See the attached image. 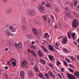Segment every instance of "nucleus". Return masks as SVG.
<instances>
[{
  "label": "nucleus",
  "instance_id": "nucleus-44",
  "mask_svg": "<svg viewBox=\"0 0 79 79\" xmlns=\"http://www.w3.org/2000/svg\"><path fill=\"white\" fill-rule=\"evenodd\" d=\"M73 39H75L74 37H75V33H73L72 34Z\"/></svg>",
  "mask_w": 79,
  "mask_h": 79
},
{
  "label": "nucleus",
  "instance_id": "nucleus-22",
  "mask_svg": "<svg viewBox=\"0 0 79 79\" xmlns=\"http://www.w3.org/2000/svg\"><path fill=\"white\" fill-rule=\"evenodd\" d=\"M74 75L79 78V72H77L74 73Z\"/></svg>",
  "mask_w": 79,
  "mask_h": 79
},
{
  "label": "nucleus",
  "instance_id": "nucleus-7",
  "mask_svg": "<svg viewBox=\"0 0 79 79\" xmlns=\"http://www.w3.org/2000/svg\"><path fill=\"white\" fill-rule=\"evenodd\" d=\"M38 8L41 12H43L44 10V6L42 4L39 5Z\"/></svg>",
  "mask_w": 79,
  "mask_h": 79
},
{
  "label": "nucleus",
  "instance_id": "nucleus-9",
  "mask_svg": "<svg viewBox=\"0 0 79 79\" xmlns=\"http://www.w3.org/2000/svg\"><path fill=\"white\" fill-rule=\"evenodd\" d=\"M33 32L35 35H38L39 33H38V31H37L36 29L33 28L32 29Z\"/></svg>",
  "mask_w": 79,
  "mask_h": 79
},
{
  "label": "nucleus",
  "instance_id": "nucleus-10",
  "mask_svg": "<svg viewBox=\"0 0 79 79\" xmlns=\"http://www.w3.org/2000/svg\"><path fill=\"white\" fill-rule=\"evenodd\" d=\"M42 18L44 21V22H46L47 21V19L48 18L47 16L45 15H44L42 16Z\"/></svg>",
  "mask_w": 79,
  "mask_h": 79
},
{
  "label": "nucleus",
  "instance_id": "nucleus-11",
  "mask_svg": "<svg viewBox=\"0 0 79 79\" xmlns=\"http://www.w3.org/2000/svg\"><path fill=\"white\" fill-rule=\"evenodd\" d=\"M66 16L67 17H68L69 18H71V19H72L73 18V15H71L69 13H67L66 14Z\"/></svg>",
  "mask_w": 79,
  "mask_h": 79
},
{
  "label": "nucleus",
  "instance_id": "nucleus-38",
  "mask_svg": "<svg viewBox=\"0 0 79 79\" xmlns=\"http://www.w3.org/2000/svg\"><path fill=\"white\" fill-rule=\"evenodd\" d=\"M65 60H66V61H67V62H68V63H70V60H69V59L67 58H66Z\"/></svg>",
  "mask_w": 79,
  "mask_h": 79
},
{
  "label": "nucleus",
  "instance_id": "nucleus-35",
  "mask_svg": "<svg viewBox=\"0 0 79 79\" xmlns=\"http://www.w3.org/2000/svg\"><path fill=\"white\" fill-rule=\"evenodd\" d=\"M77 5V1H75L74 2V5L75 6H76Z\"/></svg>",
  "mask_w": 79,
  "mask_h": 79
},
{
  "label": "nucleus",
  "instance_id": "nucleus-14",
  "mask_svg": "<svg viewBox=\"0 0 79 79\" xmlns=\"http://www.w3.org/2000/svg\"><path fill=\"white\" fill-rule=\"evenodd\" d=\"M24 71H21V74H20V76L22 78V79H24Z\"/></svg>",
  "mask_w": 79,
  "mask_h": 79
},
{
  "label": "nucleus",
  "instance_id": "nucleus-31",
  "mask_svg": "<svg viewBox=\"0 0 79 79\" xmlns=\"http://www.w3.org/2000/svg\"><path fill=\"white\" fill-rule=\"evenodd\" d=\"M49 57L50 60H51L52 61L53 60V56H49Z\"/></svg>",
  "mask_w": 79,
  "mask_h": 79
},
{
  "label": "nucleus",
  "instance_id": "nucleus-37",
  "mask_svg": "<svg viewBox=\"0 0 79 79\" xmlns=\"http://www.w3.org/2000/svg\"><path fill=\"white\" fill-rule=\"evenodd\" d=\"M48 74L50 76H51L52 74H53V72L51 71H49L48 72Z\"/></svg>",
  "mask_w": 79,
  "mask_h": 79
},
{
  "label": "nucleus",
  "instance_id": "nucleus-45",
  "mask_svg": "<svg viewBox=\"0 0 79 79\" xmlns=\"http://www.w3.org/2000/svg\"><path fill=\"white\" fill-rule=\"evenodd\" d=\"M58 76L60 78V79H62V77H61V76L60 73H58Z\"/></svg>",
  "mask_w": 79,
  "mask_h": 79
},
{
  "label": "nucleus",
  "instance_id": "nucleus-39",
  "mask_svg": "<svg viewBox=\"0 0 79 79\" xmlns=\"http://www.w3.org/2000/svg\"><path fill=\"white\" fill-rule=\"evenodd\" d=\"M16 60H15L14 62L12 63V64H13V67H15L16 66Z\"/></svg>",
  "mask_w": 79,
  "mask_h": 79
},
{
  "label": "nucleus",
  "instance_id": "nucleus-41",
  "mask_svg": "<svg viewBox=\"0 0 79 79\" xmlns=\"http://www.w3.org/2000/svg\"><path fill=\"white\" fill-rule=\"evenodd\" d=\"M64 64L65 66H68V63L66 61H65L64 62Z\"/></svg>",
  "mask_w": 79,
  "mask_h": 79
},
{
  "label": "nucleus",
  "instance_id": "nucleus-61",
  "mask_svg": "<svg viewBox=\"0 0 79 79\" xmlns=\"http://www.w3.org/2000/svg\"><path fill=\"white\" fill-rule=\"evenodd\" d=\"M56 45L57 46V47H58V43H56Z\"/></svg>",
  "mask_w": 79,
  "mask_h": 79
},
{
  "label": "nucleus",
  "instance_id": "nucleus-51",
  "mask_svg": "<svg viewBox=\"0 0 79 79\" xmlns=\"http://www.w3.org/2000/svg\"><path fill=\"white\" fill-rule=\"evenodd\" d=\"M55 10V11L56 12H58V9H57V8H56Z\"/></svg>",
  "mask_w": 79,
  "mask_h": 79
},
{
  "label": "nucleus",
  "instance_id": "nucleus-20",
  "mask_svg": "<svg viewBox=\"0 0 79 79\" xmlns=\"http://www.w3.org/2000/svg\"><path fill=\"white\" fill-rule=\"evenodd\" d=\"M13 11V10H12V9L11 8H9L6 11V13H11Z\"/></svg>",
  "mask_w": 79,
  "mask_h": 79
},
{
  "label": "nucleus",
  "instance_id": "nucleus-3",
  "mask_svg": "<svg viewBox=\"0 0 79 79\" xmlns=\"http://www.w3.org/2000/svg\"><path fill=\"white\" fill-rule=\"evenodd\" d=\"M27 14L30 16H34L35 14V12L33 10H30L27 11Z\"/></svg>",
  "mask_w": 79,
  "mask_h": 79
},
{
  "label": "nucleus",
  "instance_id": "nucleus-2",
  "mask_svg": "<svg viewBox=\"0 0 79 79\" xmlns=\"http://www.w3.org/2000/svg\"><path fill=\"white\" fill-rule=\"evenodd\" d=\"M73 28L76 27H77V26H78V22L77 21L76 19H75L73 21Z\"/></svg>",
  "mask_w": 79,
  "mask_h": 79
},
{
  "label": "nucleus",
  "instance_id": "nucleus-56",
  "mask_svg": "<svg viewBox=\"0 0 79 79\" xmlns=\"http://www.w3.org/2000/svg\"><path fill=\"white\" fill-rule=\"evenodd\" d=\"M31 43H32V45H34V44H35V42L34 41H32Z\"/></svg>",
  "mask_w": 79,
  "mask_h": 79
},
{
  "label": "nucleus",
  "instance_id": "nucleus-1",
  "mask_svg": "<svg viewBox=\"0 0 79 79\" xmlns=\"http://www.w3.org/2000/svg\"><path fill=\"white\" fill-rule=\"evenodd\" d=\"M16 27L13 26H7L5 28V33L7 36H10L11 32H16Z\"/></svg>",
  "mask_w": 79,
  "mask_h": 79
},
{
  "label": "nucleus",
  "instance_id": "nucleus-6",
  "mask_svg": "<svg viewBox=\"0 0 79 79\" xmlns=\"http://www.w3.org/2000/svg\"><path fill=\"white\" fill-rule=\"evenodd\" d=\"M21 64L22 67L23 68H25V67H26L27 64V62L26 60H24L22 61Z\"/></svg>",
  "mask_w": 79,
  "mask_h": 79
},
{
  "label": "nucleus",
  "instance_id": "nucleus-50",
  "mask_svg": "<svg viewBox=\"0 0 79 79\" xmlns=\"http://www.w3.org/2000/svg\"><path fill=\"white\" fill-rule=\"evenodd\" d=\"M57 63L58 64H57L58 65H59V64H61V63L59 62H58V61H57Z\"/></svg>",
  "mask_w": 79,
  "mask_h": 79
},
{
  "label": "nucleus",
  "instance_id": "nucleus-30",
  "mask_svg": "<svg viewBox=\"0 0 79 79\" xmlns=\"http://www.w3.org/2000/svg\"><path fill=\"white\" fill-rule=\"evenodd\" d=\"M48 65L49 66H50L52 68H53V64L52 63H50Z\"/></svg>",
  "mask_w": 79,
  "mask_h": 79
},
{
  "label": "nucleus",
  "instance_id": "nucleus-55",
  "mask_svg": "<svg viewBox=\"0 0 79 79\" xmlns=\"http://www.w3.org/2000/svg\"><path fill=\"white\" fill-rule=\"evenodd\" d=\"M48 23H50V19H49L48 20Z\"/></svg>",
  "mask_w": 79,
  "mask_h": 79
},
{
  "label": "nucleus",
  "instance_id": "nucleus-42",
  "mask_svg": "<svg viewBox=\"0 0 79 79\" xmlns=\"http://www.w3.org/2000/svg\"><path fill=\"white\" fill-rule=\"evenodd\" d=\"M70 58H71V60H72L74 61L76 60V58H74V57L73 56H71Z\"/></svg>",
  "mask_w": 79,
  "mask_h": 79
},
{
  "label": "nucleus",
  "instance_id": "nucleus-34",
  "mask_svg": "<svg viewBox=\"0 0 79 79\" xmlns=\"http://www.w3.org/2000/svg\"><path fill=\"white\" fill-rule=\"evenodd\" d=\"M69 70L70 72H71V73H74V70L73 69L70 68L69 69Z\"/></svg>",
  "mask_w": 79,
  "mask_h": 79
},
{
  "label": "nucleus",
  "instance_id": "nucleus-24",
  "mask_svg": "<svg viewBox=\"0 0 79 79\" xmlns=\"http://www.w3.org/2000/svg\"><path fill=\"white\" fill-rule=\"evenodd\" d=\"M49 50H51V51H53V50H54L53 48V47L52 46H51V45H49Z\"/></svg>",
  "mask_w": 79,
  "mask_h": 79
},
{
  "label": "nucleus",
  "instance_id": "nucleus-48",
  "mask_svg": "<svg viewBox=\"0 0 79 79\" xmlns=\"http://www.w3.org/2000/svg\"><path fill=\"white\" fill-rule=\"evenodd\" d=\"M45 4H46L45 2H44L42 1L41 2V4H42V5H45Z\"/></svg>",
  "mask_w": 79,
  "mask_h": 79
},
{
  "label": "nucleus",
  "instance_id": "nucleus-46",
  "mask_svg": "<svg viewBox=\"0 0 79 79\" xmlns=\"http://www.w3.org/2000/svg\"><path fill=\"white\" fill-rule=\"evenodd\" d=\"M3 2L4 3H6L7 0H2Z\"/></svg>",
  "mask_w": 79,
  "mask_h": 79
},
{
  "label": "nucleus",
  "instance_id": "nucleus-63",
  "mask_svg": "<svg viewBox=\"0 0 79 79\" xmlns=\"http://www.w3.org/2000/svg\"><path fill=\"white\" fill-rule=\"evenodd\" d=\"M77 7L78 8V10H79V5H78V6Z\"/></svg>",
  "mask_w": 79,
  "mask_h": 79
},
{
  "label": "nucleus",
  "instance_id": "nucleus-60",
  "mask_svg": "<svg viewBox=\"0 0 79 79\" xmlns=\"http://www.w3.org/2000/svg\"><path fill=\"white\" fill-rule=\"evenodd\" d=\"M34 63H33V62H31V65H34Z\"/></svg>",
  "mask_w": 79,
  "mask_h": 79
},
{
  "label": "nucleus",
  "instance_id": "nucleus-17",
  "mask_svg": "<svg viewBox=\"0 0 79 79\" xmlns=\"http://www.w3.org/2000/svg\"><path fill=\"white\" fill-rule=\"evenodd\" d=\"M34 22H35V24H39L40 23V19H35L34 20Z\"/></svg>",
  "mask_w": 79,
  "mask_h": 79
},
{
  "label": "nucleus",
  "instance_id": "nucleus-5",
  "mask_svg": "<svg viewBox=\"0 0 79 79\" xmlns=\"http://www.w3.org/2000/svg\"><path fill=\"white\" fill-rule=\"evenodd\" d=\"M67 76L68 77L69 79H76V77L73 75L70 74L69 73H68Z\"/></svg>",
  "mask_w": 79,
  "mask_h": 79
},
{
  "label": "nucleus",
  "instance_id": "nucleus-47",
  "mask_svg": "<svg viewBox=\"0 0 79 79\" xmlns=\"http://www.w3.org/2000/svg\"><path fill=\"white\" fill-rule=\"evenodd\" d=\"M69 67H71V68H74V67L73 66V65H72L71 64H70L69 65Z\"/></svg>",
  "mask_w": 79,
  "mask_h": 79
},
{
  "label": "nucleus",
  "instance_id": "nucleus-12",
  "mask_svg": "<svg viewBox=\"0 0 79 79\" xmlns=\"http://www.w3.org/2000/svg\"><path fill=\"white\" fill-rule=\"evenodd\" d=\"M22 23L25 24H27V22H26V19L24 17H23L22 19Z\"/></svg>",
  "mask_w": 79,
  "mask_h": 79
},
{
  "label": "nucleus",
  "instance_id": "nucleus-16",
  "mask_svg": "<svg viewBox=\"0 0 79 79\" xmlns=\"http://www.w3.org/2000/svg\"><path fill=\"white\" fill-rule=\"evenodd\" d=\"M34 69L35 72H39V69H38V67L36 65H35L34 67Z\"/></svg>",
  "mask_w": 79,
  "mask_h": 79
},
{
  "label": "nucleus",
  "instance_id": "nucleus-19",
  "mask_svg": "<svg viewBox=\"0 0 79 79\" xmlns=\"http://www.w3.org/2000/svg\"><path fill=\"white\" fill-rule=\"evenodd\" d=\"M41 47L45 52H46V53H47V52H48V50H47V49H46V48H45L44 47L43 45H42Z\"/></svg>",
  "mask_w": 79,
  "mask_h": 79
},
{
  "label": "nucleus",
  "instance_id": "nucleus-28",
  "mask_svg": "<svg viewBox=\"0 0 79 79\" xmlns=\"http://www.w3.org/2000/svg\"><path fill=\"white\" fill-rule=\"evenodd\" d=\"M27 37L29 38H31L33 37V35L32 34H30L27 35Z\"/></svg>",
  "mask_w": 79,
  "mask_h": 79
},
{
  "label": "nucleus",
  "instance_id": "nucleus-36",
  "mask_svg": "<svg viewBox=\"0 0 79 79\" xmlns=\"http://www.w3.org/2000/svg\"><path fill=\"white\" fill-rule=\"evenodd\" d=\"M50 17L52 21H54V20H55V19H54V17H53V15H51Z\"/></svg>",
  "mask_w": 79,
  "mask_h": 79
},
{
  "label": "nucleus",
  "instance_id": "nucleus-59",
  "mask_svg": "<svg viewBox=\"0 0 79 79\" xmlns=\"http://www.w3.org/2000/svg\"><path fill=\"white\" fill-rule=\"evenodd\" d=\"M12 60H14V59L12 58H11V59L10 60V61L12 62Z\"/></svg>",
  "mask_w": 79,
  "mask_h": 79
},
{
  "label": "nucleus",
  "instance_id": "nucleus-52",
  "mask_svg": "<svg viewBox=\"0 0 79 79\" xmlns=\"http://www.w3.org/2000/svg\"><path fill=\"white\" fill-rule=\"evenodd\" d=\"M70 6H71V7L73 6V3H71L70 4Z\"/></svg>",
  "mask_w": 79,
  "mask_h": 79
},
{
  "label": "nucleus",
  "instance_id": "nucleus-40",
  "mask_svg": "<svg viewBox=\"0 0 79 79\" xmlns=\"http://www.w3.org/2000/svg\"><path fill=\"white\" fill-rule=\"evenodd\" d=\"M50 77H52V78H55V74L53 73L52 75Z\"/></svg>",
  "mask_w": 79,
  "mask_h": 79
},
{
  "label": "nucleus",
  "instance_id": "nucleus-13",
  "mask_svg": "<svg viewBox=\"0 0 79 79\" xmlns=\"http://www.w3.org/2000/svg\"><path fill=\"white\" fill-rule=\"evenodd\" d=\"M15 46H16V47L17 48H20L21 47V43L19 42L18 44H16V43H15Z\"/></svg>",
  "mask_w": 79,
  "mask_h": 79
},
{
  "label": "nucleus",
  "instance_id": "nucleus-32",
  "mask_svg": "<svg viewBox=\"0 0 79 79\" xmlns=\"http://www.w3.org/2000/svg\"><path fill=\"white\" fill-rule=\"evenodd\" d=\"M45 76L46 77L47 79H49V75L48 73H46L45 74Z\"/></svg>",
  "mask_w": 79,
  "mask_h": 79
},
{
  "label": "nucleus",
  "instance_id": "nucleus-57",
  "mask_svg": "<svg viewBox=\"0 0 79 79\" xmlns=\"http://www.w3.org/2000/svg\"><path fill=\"white\" fill-rule=\"evenodd\" d=\"M5 51H7L8 50V48H6L5 49Z\"/></svg>",
  "mask_w": 79,
  "mask_h": 79
},
{
  "label": "nucleus",
  "instance_id": "nucleus-64",
  "mask_svg": "<svg viewBox=\"0 0 79 79\" xmlns=\"http://www.w3.org/2000/svg\"><path fill=\"white\" fill-rule=\"evenodd\" d=\"M77 41H78V42L79 43V38L78 39Z\"/></svg>",
  "mask_w": 79,
  "mask_h": 79
},
{
  "label": "nucleus",
  "instance_id": "nucleus-25",
  "mask_svg": "<svg viewBox=\"0 0 79 79\" xmlns=\"http://www.w3.org/2000/svg\"><path fill=\"white\" fill-rule=\"evenodd\" d=\"M67 34L68 38L70 39L71 37V33L70 32H68Z\"/></svg>",
  "mask_w": 79,
  "mask_h": 79
},
{
  "label": "nucleus",
  "instance_id": "nucleus-15",
  "mask_svg": "<svg viewBox=\"0 0 79 79\" xmlns=\"http://www.w3.org/2000/svg\"><path fill=\"white\" fill-rule=\"evenodd\" d=\"M21 28L23 31L26 30V27L24 25V24H23L21 26Z\"/></svg>",
  "mask_w": 79,
  "mask_h": 79
},
{
  "label": "nucleus",
  "instance_id": "nucleus-26",
  "mask_svg": "<svg viewBox=\"0 0 79 79\" xmlns=\"http://www.w3.org/2000/svg\"><path fill=\"white\" fill-rule=\"evenodd\" d=\"M29 75L31 77H32L33 76V73L32 71H30L29 73Z\"/></svg>",
  "mask_w": 79,
  "mask_h": 79
},
{
  "label": "nucleus",
  "instance_id": "nucleus-8",
  "mask_svg": "<svg viewBox=\"0 0 79 79\" xmlns=\"http://www.w3.org/2000/svg\"><path fill=\"white\" fill-rule=\"evenodd\" d=\"M28 51L29 52L32 54V55L34 56V57H36V56H37L36 55L35 53V52H34L32 50H31L30 49H28Z\"/></svg>",
  "mask_w": 79,
  "mask_h": 79
},
{
  "label": "nucleus",
  "instance_id": "nucleus-21",
  "mask_svg": "<svg viewBox=\"0 0 79 79\" xmlns=\"http://www.w3.org/2000/svg\"><path fill=\"white\" fill-rule=\"evenodd\" d=\"M63 43L64 44H67V38H64L63 39Z\"/></svg>",
  "mask_w": 79,
  "mask_h": 79
},
{
  "label": "nucleus",
  "instance_id": "nucleus-29",
  "mask_svg": "<svg viewBox=\"0 0 79 79\" xmlns=\"http://www.w3.org/2000/svg\"><path fill=\"white\" fill-rule=\"evenodd\" d=\"M63 50L64 52H65L66 53H69V51H68V50L65 49V48H63Z\"/></svg>",
  "mask_w": 79,
  "mask_h": 79
},
{
  "label": "nucleus",
  "instance_id": "nucleus-23",
  "mask_svg": "<svg viewBox=\"0 0 79 79\" xmlns=\"http://www.w3.org/2000/svg\"><path fill=\"white\" fill-rule=\"evenodd\" d=\"M38 55L40 56H43V54L42 53V51H39L38 52Z\"/></svg>",
  "mask_w": 79,
  "mask_h": 79
},
{
  "label": "nucleus",
  "instance_id": "nucleus-58",
  "mask_svg": "<svg viewBox=\"0 0 79 79\" xmlns=\"http://www.w3.org/2000/svg\"><path fill=\"white\" fill-rule=\"evenodd\" d=\"M64 69L63 68L61 69V70L62 71H63Z\"/></svg>",
  "mask_w": 79,
  "mask_h": 79
},
{
  "label": "nucleus",
  "instance_id": "nucleus-53",
  "mask_svg": "<svg viewBox=\"0 0 79 79\" xmlns=\"http://www.w3.org/2000/svg\"><path fill=\"white\" fill-rule=\"evenodd\" d=\"M5 69H8V67L7 66H6L5 67Z\"/></svg>",
  "mask_w": 79,
  "mask_h": 79
},
{
  "label": "nucleus",
  "instance_id": "nucleus-4",
  "mask_svg": "<svg viewBox=\"0 0 79 79\" xmlns=\"http://www.w3.org/2000/svg\"><path fill=\"white\" fill-rule=\"evenodd\" d=\"M13 42V41L12 40H10L9 41L7 40L6 41L7 43V46L9 48H10L12 45V43Z\"/></svg>",
  "mask_w": 79,
  "mask_h": 79
},
{
  "label": "nucleus",
  "instance_id": "nucleus-18",
  "mask_svg": "<svg viewBox=\"0 0 79 79\" xmlns=\"http://www.w3.org/2000/svg\"><path fill=\"white\" fill-rule=\"evenodd\" d=\"M40 63L42 64H45L46 63V62L45 60H44L43 59H41L40 60Z\"/></svg>",
  "mask_w": 79,
  "mask_h": 79
},
{
  "label": "nucleus",
  "instance_id": "nucleus-54",
  "mask_svg": "<svg viewBox=\"0 0 79 79\" xmlns=\"http://www.w3.org/2000/svg\"><path fill=\"white\" fill-rule=\"evenodd\" d=\"M65 10H66V11H68V7H66V8H65Z\"/></svg>",
  "mask_w": 79,
  "mask_h": 79
},
{
  "label": "nucleus",
  "instance_id": "nucleus-49",
  "mask_svg": "<svg viewBox=\"0 0 79 79\" xmlns=\"http://www.w3.org/2000/svg\"><path fill=\"white\" fill-rule=\"evenodd\" d=\"M11 35L12 37H14L15 36V34H12V33H11V35Z\"/></svg>",
  "mask_w": 79,
  "mask_h": 79
},
{
  "label": "nucleus",
  "instance_id": "nucleus-62",
  "mask_svg": "<svg viewBox=\"0 0 79 79\" xmlns=\"http://www.w3.org/2000/svg\"><path fill=\"white\" fill-rule=\"evenodd\" d=\"M5 76H6V77H8V75H7V74H6V75H5Z\"/></svg>",
  "mask_w": 79,
  "mask_h": 79
},
{
  "label": "nucleus",
  "instance_id": "nucleus-43",
  "mask_svg": "<svg viewBox=\"0 0 79 79\" xmlns=\"http://www.w3.org/2000/svg\"><path fill=\"white\" fill-rule=\"evenodd\" d=\"M30 47L31 48H33V49H35V46H34L33 45H31Z\"/></svg>",
  "mask_w": 79,
  "mask_h": 79
},
{
  "label": "nucleus",
  "instance_id": "nucleus-33",
  "mask_svg": "<svg viewBox=\"0 0 79 79\" xmlns=\"http://www.w3.org/2000/svg\"><path fill=\"white\" fill-rule=\"evenodd\" d=\"M39 76L41 77V78H42L43 77V75L41 73H39L38 74Z\"/></svg>",
  "mask_w": 79,
  "mask_h": 79
},
{
  "label": "nucleus",
  "instance_id": "nucleus-27",
  "mask_svg": "<svg viewBox=\"0 0 79 79\" xmlns=\"http://www.w3.org/2000/svg\"><path fill=\"white\" fill-rule=\"evenodd\" d=\"M46 6L47 7H50V4L48 2H46Z\"/></svg>",
  "mask_w": 79,
  "mask_h": 79
}]
</instances>
